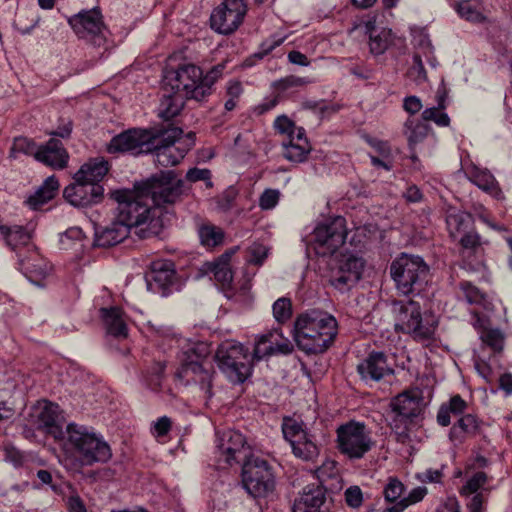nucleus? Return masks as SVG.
Returning <instances> with one entry per match:
<instances>
[{"instance_id": "nucleus-25", "label": "nucleus", "mask_w": 512, "mask_h": 512, "mask_svg": "<svg viewBox=\"0 0 512 512\" xmlns=\"http://www.w3.org/2000/svg\"><path fill=\"white\" fill-rule=\"evenodd\" d=\"M69 159L68 152L62 142L51 138L45 145L38 148L36 160L50 166L54 169H63L66 167Z\"/></svg>"}, {"instance_id": "nucleus-19", "label": "nucleus", "mask_w": 512, "mask_h": 512, "mask_svg": "<svg viewBox=\"0 0 512 512\" xmlns=\"http://www.w3.org/2000/svg\"><path fill=\"white\" fill-rule=\"evenodd\" d=\"M177 274L174 264L168 260H158L151 264V270L146 275L148 289L162 296L169 295L177 285Z\"/></svg>"}, {"instance_id": "nucleus-20", "label": "nucleus", "mask_w": 512, "mask_h": 512, "mask_svg": "<svg viewBox=\"0 0 512 512\" xmlns=\"http://www.w3.org/2000/svg\"><path fill=\"white\" fill-rule=\"evenodd\" d=\"M104 188L98 183L74 180L64 191V198L75 207H87L99 203L103 198Z\"/></svg>"}, {"instance_id": "nucleus-3", "label": "nucleus", "mask_w": 512, "mask_h": 512, "mask_svg": "<svg viewBox=\"0 0 512 512\" xmlns=\"http://www.w3.org/2000/svg\"><path fill=\"white\" fill-rule=\"evenodd\" d=\"M67 434L64 447L67 454L66 467L78 470L83 466L106 463L112 457L109 444L102 436L88 430L87 427L70 423L66 427Z\"/></svg>"}, {"instance_id": "nucleus-61", "label": "nucleus", "mask_w": 512, "mask_h": 512, "mask_svg": "<svg viewBox=\"0 0 512 512\" xmlns=\"http://www.w3.org/2000/svg\"><path fill=\"white\" fill-rule=\"evenodd\" d=\"M280 193L275 189H266L259 198V206L263 210L274 208L279 201Z\"/></svg>"}, {"instance_id": "nucleus-6", "label": "nucleus", "mask_w": 512, "mask_h": 512, "mask_svg": "<svg viewBox=\"0 0 512 512\" xmlns=\"http://www.w3.org/2000/svg\"><path fill=\"white\" fill-rule=\"evenodd\" d=\"M390 275L401 294H419L428 282L429 266L420 256L402 253L391 263Z\"/></svg>"}, {"instance_id": "nucleus-48", "label": "nucleus", "mask_w": 512, "mask_h": 512, "mask_svg": "<svg viewBox=\"0 0 512 512\" xmlns=\"http://www.w3.org/2000/svg\"><path fill=\"white\" fill-rule=\"evenodd\" d=\"M460 289L469 304L482 305L484 303L485 294L472 283L463 281L460 283Z\"/></svg>"}, {"instance_id": "nucleus-64", "label": "nucleus", "mask_w": 512, "mask_h": 512, "mask_svg": "<svg viewBox=\"0 0 512 512\" xmlns=\"http://www.w3.org/2000/svg\"><path fill=\"white\" fill-rule=\"evenodd\" d=\"M345 500L348 506L358 508L362 505L363 495L358 486H351L345 491Z\"/></svg>"}, {"instance_id": "nucleus-35", "label": "nucleus", "mask_w": 512, "mask_h": 512, "mask_svg": "<svg viewBox=\"0 0 512 512\" xmlns=\"http://www.w3.org/2000/svg\"><path fill=\"white\" fill-rule=\"evenodd\" d=\"M231 253L222 254L216 261L208 263V270L223 287H230L233 281V273L230 267Z\"/></svg>"}, {"instance_id": "nucleus-46", "label": "nucleus", "mask_w": 512, "mask_h": 512, "mask_svg": "<svg viewBox=\"0 0 512 512\" xmlns=\"http://www.w3.org/2000/svg\"><path fill=\"white\" fill-rule=\"evenodd\" d=\"M407 76L417 85H421L427 81V73L424 68L421 56L418 53L413 55V64L408 69Z\"/></svg>"}, {"instance_id": "nucleus-55", "label": "nucleus", "mask_w": 512, "mask_h": 512, "mask_svg": "<svg viewBox=\"0 0 512 512\" xmlns=\"http://www.w3.org/2000/svg\"><path fill=\"white\" fill-rule=\"evenodd\" d=\"M456 11L461 18L471 22H482L485 17L469 4V0L458 3Z\"/></svg>"}, {"instance_id": "nucleus-30", "label": "nucleus", "mask_w": 512, "mask_h": 512, "mask_svg": "<svg viewBox=\"0 0 512 512\" xmlns=\"http://www.w3.org/2000/svg\"><path fill=\"white\" fill-rule=\"evenodd\" d=\"M108 171V162L102 157H97L84 163L73 178L76 181L83 180L100 184Z\"/></svg>"}, {"instance_id": "nucleus-9", "label": "nucleus", "mask_w": 512, "mask_h": 512, "mask_svg": "<svg viewBox=\"0 0 512 512\" xmlns=\"http://www.w3.org/2000/svg\"><path fill=\"white\" fill-rule=\"evenodd\" d=\"M139 188L147 196L152 207L159 208L176 203L183 193V180L173 170L160 171L139 182Z\"/></svg>"}, {"instance_id": "nucleus-34", "label": "nucleus", "mask_w": 512, "mask_h": 512, "mask_svg": "<svg viewBox=\"0 0 512 512\" xmlns=\"http://www.w3.org/2000/svg\"><path fill=\"white\" fill-rule=\"evenodd\" d=\"M59 188V182L54 176L48 177L38 190L28 198V204L33 209H39L43 204L54 198Z\"/></svg>"}, {"instance_id": "nucleus-26", "label": "nucleus", "mask_w": 512, "mask_h": 512, "mask_svg": "<svg viewBox=\"0 0 512 512\" xmlns=\"http://www.w3.org/2000/svg\"><path fill=\"white\" fill-rule=\"evenodd\" d=\"M325 500V489L321 485H308L299 499L295 500L292 512H325L323 510Z\"/></svg>"}, {"instance_id": "nucleus-50", "label": "nucleus", "mask_w": 512, "mask_h": 512, "mask_svg": "<svg viewBox=\"0 0 512 512\" xmlns=\"http://www.w3.org/2000/svg\"><path fill=\"white\" fill-rule=\"evenodd\" d=\"M272 337V334H265L259 338L253 350V359L259 361L265 356L273 355V342L271 341Z\"/></svg>"}, {"instance_id": "nucleus-10", "label": "nucleus", "mask_w": 512, "mask_h": 512, "mask_svg": "<svg viewBox=\"0 0 512 512\" xmlns=\"http://www.w3.org/2000/svg\"><path fill=\"white\" fill-rule=\"evenodd\" d=\"M201 75L202 69L193 63H182L176 68H168L164 73L163 89L178 93L189 100L203 101Z\"/></svg>"}, {"instance_id": "nucleus-12", "label": "nucleus", "mask_w": 512, "mask_h": 512, "mask_svg": "<svg viewBox=\"0 0 512 512\" xmlns=\"http://www.w3.org/2000/svg\"><path fill=\"white\" fill-rule=\"evenodd\" d=\"M284 438L290 443L292 453L295 457L314 463L320 455L321 445L315 434L303 427L292 418H284L282 424Z\"/></svg>"}, {"instance_id": "nucleus-16", "label": "nucleus", "mask_w": 512, "mask_h": 512, "mask_svg": "<svg viewBox=\"0 0 512 512\" xmlns=\"http://www.w3.org/2000/svg\"><path fill=\"white\" fill-rule=\"evenodd\" d=\"M247 6L243 0H225L210 16V27L215 32H235L243 22Z\"/></svg>"}, {"instance_id": "nucleus-39", "label": "nucleus", "mask_w": 512, "mask_h": 512, "mask_svg": "<svg viewBox=\"0 0 512 512\" xmlns=\"http://www.w3.org/2000/svg\"><path fill=\"white\" fill-rule=\"evenodd\" d=\"M0 233L3 235L6 243L12 249H16L20 245H27L31 236L22 226L8 227L0 225Z\"/></svg>"}, {"instance_id": "nucleus-45", "label": "nucleus", "mask_w": 512, "mask_h": 512, "mask_svg": "<svg viewBox=\"0 0 512 512\" xmlns=\"http://www.w3.org/2000/svg\"><path fill=\"white\" fill-rule=\"evenodd\" d=\"M488 481V476L485 472L479 471L473 474L466 482L465 485L461 488V495L463 496H471L478 494L479 490L482 489V493L488 492L489 490L484 488V485Z\"/></svg>"}, {"instance_id": "nucleus-44", "label": "nucleus", "mask_w": 512, "mask_h": 512, "mask_svg": "<svg viewBox=\"0 0 512 512\" xmlns=\"http://www.w3.org/2000/svg\"><path fill=\"white\" fill-rule=\"evenodd\" d=\"M455 242H457L463 250L470 251L471 253H477L484 244L488 243V241L482 239L475 226Z\"/></svg>"}, {"instance_id": "nucleus-14", "label": "nucleus", "mask_w": 512, "mask_h": 512, "mask_svg": "<svg viewBox=\"0 0 512 512\" xmlns=\"http://www.w3.org/2000/svg\"><path fill=\"white\" fill-rule=\"evenodd\" d=\"M346 236V220L336 216L315 227L311 247L318 256H331L345 243Z\"/></svg>"}, {"instance_id": "nucleus-22", "label": "nucleus", "mask_w": 512, "mask_h": 512, "mask_svg": "<svg viewBox=\"0 0 512 512\" xmlns=\"http://www.w3.org/2000/svg\"><path fill=\"white\" fill-rule=\"evenodd\" d=\"M357 372L365 382H379L394 370L387 362V355L381 351H372L357 365Z\"/></svg>"}, {"instance_id": "nucleus-1", "label": "nucleus", "mask_w": 512, "mask_h": 512, "mask_svg": "<svg viewBox=\"0 0 512 512\" xmlns=\"http://www.w3.org/2000/svg\"><path fill=\"white\" fill-rule=\"evenodd\" d=\"M111 197L118 203L116 217L128 226L139 239L157 237L164 228L159 209L152 207L136 183L134 190H116Z\"/></svg>"}, {"instance_id": "nucleus-4", "label": "nucleus", "mask_w": 512, "mask_h": 512, "mask_svg": "<svg viewBox=\"0 0 512 512\" xmlns=\"http://www.w3.org/2000/svg\"><path fill=\"white\" fill-rule=\"evenodd\" d=\"M191 352L195 359L189 356V360L182 363L176 371L175 377L184 385H188L190 382L198 385L204 394L205 404L208 405L214 396L213 382L216 376L213 365L205 360L211 352L210 346L200 342L191 349Z\"/></svg>"}, {"instance_id": "nucleus-52", "label": "nucleus", "mask_w": 512, "mask_h": 512, "mask_svg": "<svg viewBox=\"0 0 512 512\" xmlns=\"http://www.w3.org/2000/svg\"><path fill=\"white\" fill-rule=\"evenodd\" d=\"M439 106L427 108L422 112V119L426 123L427 121H433L440 127H447L450 124L449 116L442 111Z\"/></svg>"}, {"instance_id": "nucleus-51", "label": "nucleus", "mask_w": 512, "mask_h": 512, "mask_svg": "<svg viewBox=\"0 0 512 512\" xmlns=\"http://www.w3.org/2000/svg\"><path fill=\"white\" fill-rule=\"evenodd\" d=\"M412 424L413 423L403 422L401 420H389V426L394 432L398 443L406 444L410 442V427Z\"/></svg>"}, {"instance_id": "nucleus-60", "label": "nucleus", "mask_w": 512, "mask_h": 512, "mask_svg": "<svg viewBox=\"0 0 512 512\" xmlns=\"http://www.w3.org/2000/svg\"><path fill=\"white\" fill-rule=\"evenodd\" d=\"M404 491V485L396 478H390L384 489V496L388 502H395L401 498Z\"/></svg>"}, {"instance_id": "nucleus-49", "label": "nucleus", "mask_w": 512, "mask_h": 512, "mask_svg": "<svg viewBox=\"0 0 512 512\" xmlns=\"http://www.w3.org/2000/svg\"><path fill=\"white\" fill-rule=\"evenodd\" d=\"M310 83L305 77H298L295 75H289L281 78L273 83V88L278 92H285L295 87H303Z\"/></svg>"}, {"instance_id": "nucleus-56", "label": "nucleus", "mask_w": 512, "mask_h": 512, "mask_svg": "<svg viewBox=\"0 0 512 512\" xmlns=\"http://www.w3.org/2000/svg\"><path fill=\"white\" fill-rule=\"evenodd\" d=\"M38 148L36 143L26 137H17L14 139L11 152L12 153H23L26 155H33L36 158V153H38Z\"/></svg>"}, {"instance_id": "nucleus-42", "label": "nucleus", "mask_w": 512, "mask_h": 512, "mask_svg": "<svg viewBox=\"0 0 512 512\" xmlns=\"http://www.w3.org/2000/svg\"><path fill=\"white\" fill-rule=\"evenodd\" d=\"M225 69V63H219L213 66L205 75H201V88L203 91V100L212 94L213 85L222 77Z\"/></svg>"}, {"instance_id": "nucleus-59", "label": "nucleus", "mask_w": 512, "mask_h": 512, "mask_svg": "<svg viewBox=\"0 0 512 512\" xmlns=\"http://www.w3.org/2000/svg\"><path fill=\"white\" fill-rule=\"evenodd\" d=\"M304 107L315 112H318L321 117H326L330 114L336 113L339 110V105L328 104L324 100L320 101H307L304 103Z\"/></svg>"}, {"instance_id": "nucleus-13", "label": "nucleus", "mask_w": 512, "mask_h": 512, "mask_svg": "<svg viewBox=\"0 0 512 512\" xmlns=\"http://www.w3.org/2000/svg\"><path fill=\"white\" fill-rule=\"evenodd\" d=\"M242 484L254 498L266 497L275 488V477L268 462L259 457L248 458L242 466Z\"/></svg>"}, {"instance_id": "nucleus-37", "label": "nucleus", "mask_w": 512, "mask_h": 512, "mask_svg": "<svg viewBox=\"0 0 512 512\" xmlns=\"http://www.w3.org/2000/svg\"><path fill=\"white\" fill-rule=\"evenodd\" d=\"M479 431V422L472 414L461 416L450 430V438L452 440L462 441L465 435H475Z\"/></svg>"}, {"instance_id": "nucleus-40", "label": "nucleus", "mask_w": 512, "mask_h": 512, "mask_svg": "<svg viewBox=\"0 0 512 512\" xmlns=\"http://www.w3.org/2000/svg\"><path fill=\"white\" fill-rule=\"evenodd\" d=\"M166 364L164 361H153L144 372V381L151 390L159 391L164 379Z\"/></svg>"}, {"instance_id": "nucleus-5", "label": "nucleus", "mask_w": 512, "mask_h": 512, "mask_svg": "<svg viewBox=\"0 0 512 512\" xmlns=\"http://www.w3.org/2000/svg\"><path fill=\"white\" fill-rule=\"evenodd\" d=\"M394 329L408 334L417 342H429L434 338L436 324L423 317L421 306L417 301L393 300Z\"/></svg>"}, {"instance_id": "nucleus-38", "label": "nucleus", "mask_w": 512, "mask_h": 512, "mask_svg": "<svg viewBox=\"0 0 512 512\" xmlns=\"http://www.w3.org/2000/svg\"><path fill=\"white\" fill-rule=\"evenodd\" d=\"M198 236L202 246L212 249L223 244L224 231L211 223H203L198 227Z\"/></svg>"}, {"instance_id": "nucleus-33", "label": "nucleus", "mask_w": 512, "mask_h": 512, "mask_svg": "<svg viewBox=\"0 0 512 512\" xmlns=\"http://www.w3.org/2000/svg\"><path fill=\"white\" fill-rule=\"evenodd\" d=\"M429 125L420 119L409 117L403 128V134L406 136L408 141L409 149L414 152L417 144L424 141L429 132Z\"/></svg>"}, {"instance_id": "nucleus-47", "label": "nucleus", "mask_w": 512, "mask_h": 512, "mask_svg": "<svg viewBox=\"0 0 512 512\" xmlns=\"http://www.w3.org/2000/svg\"><path fill=\"white\" fill-rule=\"evenodd\" d=\"M273 315L278 323H284L292 316V303L289 298H279L273 304Z\"/></svg>"}, {"instance_id": "nucleus-28", "label": "nucleus", "mask_w": 512, "mask_h": 512, "mask_svg": "<svg viewBox=\"0 0 512 512\" xmlns=\"http://www.w3.org/2000/svg\"><path fill=\"white\" fill-rule=\"evenodd\" d=\"M446 226L449 237L456 241L475 226V219L469 212L449 209L446 214Z\"/></svg>"}, {"instance_id": "nucleus-21", "label": "nucleus", "mask_w": 512, "mask_h": 512, "mask_svg": "<svg viewBox=\"0 0 512 512\" xmlns=\"http://www.w3.org/2000/svg\"><path fill=\"white\" fill-rule=\"evenodd\" d=\"M422 398L419 393L405 391L390 402V419L414 423L422 412Z\"/></svg>"}, {"instance_id": "nucleus-29", "label": "nucleus", "mask_w": 512, "mask_h": 512, "mask_svg": "<svg viewBox=\"0 0 512 512\" xmlns=\"http://www.w3.org/2000/svg\"><path fill=\"white\" fill-rule=\"evenodd\" d=\"M20 270L33 283L41 281L49 272L45 260L36 252H30L27 256L18 255Z\"/></svg>"}, {"instance_id": "nucleus-53", "label": "nucleus", "mask_w": 512, "mask_h": 512, "mask_svg": "<svg viewBox=\"0 0 512 512\" xmlns=\"http://www.w3.org/2000/svg\"><path fill=\"white\" fill-rule=\"evenodd\" d=\"M391 34H369L370 52L374 55L383 54L391 43Z\"/></svg>"}, {"instance_id": "nucleus-7", "label": "nucleus", "mask_w": 512, "mask_h": 512, "mask_svg": "<svg viewBox=\"0 0 512 512\" xmlns=\"http://www.w3.org/2000/svg\"><path fill=\"white\" fill-rule=\"evenodd\" d=\"M158 132L149 147V154L154 155V162L161 167L175 166L185 157L190 147L180 142L183 130L174 123H159L153 126Z\"/></svg>"}, {"instance_id": "nucleus-23", "label": "nucleus", "mask_w": 512, "mask_h": 512, "mask_svg": "<svg viewBox=\"0 0 512 512\" xmlns=\"http://www.w3.org/2000/svg\"><path fill=\"white\" fill-rule=\"evenodd\" d=\"M68 23L74 32H103L108 29L99 6L82 9L69 17Z\"/></svg>"}, {"instance_id": "nucleus-27", "label": "nucleus", "mask_w": 512, "mask_h": 512, "mask_svg": "<svg viewBox=\"0 0 512 512\" xmlns=\"http://www.w3.org/2000/svg\"><path fill=\"white\" fill-rule=\"evenodd\" d=\"M245 438L237 431H227L217 439V449L221 455L225 456V462L231 464L232 461H239V455L245 452Z\"/></svg>"}, {"instance_id": "nucleus-31", "label": "nucleus", "mask_w": 512, "mask_h": 512, "mask_svg": "<svg viewBox=\"0 0 512 512\" xmlns=\"http://www.w3.org/2000/svg\"><path fill=\"white\" fill-rule=\"evenodd\" d=\"M100 314L109 335L116 338L127 337L128 328L123 318V311L120 308H101Z\"/></svg>"}, {"instance_id": "nucleus-2", "label": "nucleus", "mask_w": 512, "mask_h": 512, "mask_svg": "<svg viewBox=\"0 0 512 512\" xmlns=\"http://www.w3.org/2000/svg\"><path fill=\"white\" fill-rule=\"evenodd\" d=\"M337 334V320L322 310H308L299 314L294 322L293 339L297 347L307 355L326 352Z\"/></svg>"}, {"instance_id": "nucleus-24", "label": "nucleus", "mask_w": 512, "mask_h": 512, "mask_svg": "<svg viewBox=\"0 0 512 512\" xmlns=\"http://www.w3.org/2000/svg\"><path fill=\"white\" fill-rule=\"evenodd\" d=\"M130 232L128 226L115 216L109 225L95 228L93 246L109 248L118 245L129 236Z\"/></svg>"}, {"instance_id": "nucleus-62", "label": "nucleus", "mask_w": 512, "mask_h": 512, "mask_svg": "<svg viewBox=\"0 0 512 512\" xmlns=\"http://www.w3.org/2000/svg\"><path fill=\"white\" fill-rule=\"evenodd\" d=\"M268 249L262 244H253L249 249L248 262L253 265H261L267 258Z\"/></svg>"}, {"instance_id": "nucleus-18", "label": "nucleus", "mask_w": 512, "mask_h": 512, "mask_svg": "<svg viewBox=\"0 0 512 512\" xmlns=\"http://www.w3.org/2000/svg\"><path fill=\"white\" fill-rule=\"evenodd\" d=\"M58 405L48 401L32 408L28 422L37 430L45 431L55 439L64 438V431L59 424Z\"/></svg>"}, {"instance_id": "nucleus-41", "label": "nucleus", "mask_w": 512, "mask_h": 512, "mask_svg": "<svg viewBox=\"0 0 512 512\" xmlns=\"http://www.w3.org/2000/svg\"><path fill=\"white\" fill-rule=\"evenodd\" d=\"M284 146V157L295 163L304 162L310 152V146L302 143H296L294 135H291L289 141L283 143Z\"/></svg>"}, {"instance_id": "nucleus-8", "label": "nucleus", "mask_w": 512, "mask_h": 512, "mask_svg": "<svg viewBox=\"0 0 512 512\" xmlns=\"http://www.w3.org/2000/svg\"><path fill=\"white\" fill-rule=\"evenodd\" d=\"M214 359L220 371L233 384L244 383L252 374L249 351L236 341L228 340L221 343Z\"/></svg>"}, {"instance_id": "nucleus-11", "label": "nucleus", "mask_w": 512, "mask_h": 512, "mask_svg": "<svg viewBox=\"0 0 512 512\" xmlns=\"http://www.w3.org/2000/svg\"><path fill=\"white\" fill-rule=\"evenodd\" d=\"M336 436V448L350 460L363 458L374 445L366 425L355 420L338 426Z\"/></svg>"}, {"instance_id": "nucleus-54", "label": "nucleus", "mask_w": 512, "mask_h": 512, "mask_svg": "<svg viewBox=\"0 0 512 512\" xmlns=\"http://www.w3.org/2000/svg\"><path fill=\"white\" fill-rule=\"evenodd\" d=\"M473 182L484 191L493 192L498 189L494 176L488 171H477L473 176Z\"/></svg>"}, {"instance_id": "nucleus-36", "label": "nucleus", "mask_w": 512, "mask_h": 512, "mask_svg": "<svg viewBox=\"0 0 512 512\" xmlns=\"http://www.w3.org/2000/svg\"><path fill=\"white\" fill-rule=\"evenodd\" d=\"M467 409L466 401L460 395H454L450 398L447 404H442L438 414H437V422L439 425L446 427L451 423L450 414L454 416H459L465 412Z\"/></svg>"}, {"instance_id": "nucleus-15", "label": "nucleus", "mask_w": 512, "mask_h": 512, "mask_svg": "<svg viewBox=\"0 0 512 512\" xmlns=\"http://www.w3.org/2000/svg\"><path fill=\"white\" fill-rule=\"evenodd\" d=\"M158 132H153V126L149 128H130L123 131L110 140L107 152L110 154L128 153L133 156L149 154L152 140Z\"/></svg>"}, {"instance_id": "nucleus-17", "label": "nucleus", "mask_w": 512, "mask_h": 512, "mask_svg": "<svg viewBox=\"0 0 512 512\" xmlns=\"http://www.w3.org/2000/svg\"><path fill=\"white\" fill-rule=\"evenodd\" d=\"M365 262L356 255H344L336 268L331 270L329 283L345 292L350 290L361 279Z\"/></svg>"}, {"instance_id": "nucleus-58", "label": "nucleus", "mask_w": 512, "mask_h": 512, "mask_svg": "<svg viewBox=\"0 0 512 512\" xmlns=\"http://www.w3.org/2000/svg\"><path fill=\"white\" fill-rule=\"evenodd\" d=\"M283 41H284V38L279 39V40H274L271 43L263 42L261 44L260 50L256 53H254L253 55H251L250 57L246 58L243 65L245 67L253 66L255 63L254 62L255 59H257V60L263 59L267 54H269L276 46L280 45Z\"/></svg>"}, {"instance_id": "nucleus-57", "label": "nucleus", "mask_w": 512, "mask_h": 512, "mask_svg": "<svg viewBox=\"0 0 512 512\" xmlns=\"http://www.w3.org/2000/svg\"><path fill=\"white\" fill-rule=\"evenodd\" d=\"M481 339L483 343L489 346L494 352L502 351L504 338L499 330L491 329L485 331Z\"/></svg>"}, {"instance_id": "nucleus-63", "label": "nucleus", "mask_w": 512, "mask_h": 512, "mask_svg": "<svg viewBox=\"0 0 512 512\" xmlns=\"http://www.w3.org/2000/svg\"><path fill=\"white\" fill-rule=\"evenodd\" d=\"M274 128L281 134H287L288 138L295 133V123L286 115L278 116L275 119Z\"/></svg>"}, {"instance_id": "nucleus-43", "label": "nucleus", "mask_w": 512, "mask_h": 512, "mask_svg": "<svg viewBox=\"0 0 512 512\" xmlns=\"http://www.w3.org/2000/svg\"><path fill=\"white\" fill-rule=\"evenodd\" d=\"M380 17V14L378 13H368L366 15H363L361 17H357L356 20L353 23V27L350 29L349 32H353L354 30L365 28V32H373L376 29H381V32H392L391 28L381 27L379 25L378 18ZM381 17L383 18L384 15L381 14Z\"/></svg>"}, {"instance_id": "nucleus-32", "label": "nucleus", "mask_w": 512, "mask_h": 512, "mask_svg": "<svg viewBox=\"0 0 512 512\" xmlns=\"http://www.w3.org/2000/svg\"><path fill=\"white\" fill-rule=\"evenodd\" d=\"M186 100V97L178 93L164 91L158 107V116L163 120L162 123H172L171 120L181 112Z\"/></svg>"}]
</instances>
